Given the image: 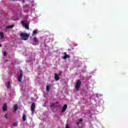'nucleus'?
<instances>
[{
    "label": "nucleus",
    "instance_id": "f257e3e1",
    "mask_svg": "<svg viewBox=\"0 0 128 128\" xmlns=\"http://www.w3.org/2000/svg\"><path fill=\"white\" fill-rule=\"evenodd\" d=\"M20 36L22 40H28V38H30V34L27 33L21 32L20 34Z\"/></svg>",
    "mask_w": 128,
    "mask_h": 128
},
{
    "label": "nucleus",
    "instance_id": "f03ea898",
    "mask_svg": "<svg viewBox=\"0 0 128 128\" xmlns=\"http://www.w3.org/2000/svg\"><path fill=\"white\" fill-rule=\"evenodd\" d=\"M80 86H82V82L80 80H78L76 81V84L75 86V88L76 90H80Z\"/></svg>",
    "mask_w": 128,
    "mask_h": 128
},
{
    "label": "nucleus",
    "instance_id": "7ed1b4c3",
    "mask_svg": "<svg viewBox=\"0 0 128 128\" xmlns=\"http://www.w3.org/2000/svg\"><path fill=\"white\" fill-rule=\"evenodd\" d=\"M20 72H21V73L18 76V82H22V77L24 76V74H22V70H21Z\"/></svg>",
    "mask_w": 128,
    "mask_h": 128
},
{
    "label": "nucleus",
    "instance_id": "20e7f679",
    "mask_svg": "<svg viewBox=\"0 0 128 128\" xmlns=\"http://www.w3.org/2000/svg\"><path fill=\"white\" fill-rule=\"evenodd\" d=\"M22 24L23 26L25 27L26 30H30V26H28V24L24 22V21L22 22Z\"/></svg>",
    "mask_w": 128,
    "mask_h": 128
},
{
    "label": "nucleus",
    "instance_id": "39448f33",
    "mask_svg": "<svg viewBox=\"0 0 128 128\" xmlns=\"http://www.w3.org/2000/svg\"><path fill=\"white\" fill-rule=\"evenodd\" d=\"M34 110H36V104L33 102L31 106V110L32 112V114H34Z\"/></svg>",
    "mask_w": 128,
    "mask_h": 128
},
{
    "label": "nucleus",
    "instance_id": "423d86ee",
    "mask_svg": "<svg viewBox=\"0 0 128 128\" xmlns=\"http://www.w3.org/2000/svg\"><path fill=\"white\" fill-rule=\"evenodd\" d=\"M66 108H68V105L66 104L64 105L62 110V112H64L66 110Z\"/></svg>",
    "mask_w": 128,
    "mask_h": 128
},
{
    "label": "nucleus",
    "instance_id": "0eeeda50",
    "mask_svg": "<svg viewBox=\"0 0 128 128\" xmlns=\"http://www.w3.org/2000/svg\"><path fill=\"white\" fill-rule=\"evenodd\" d=\"M8 110V106H6V104H4L2 106V110L3 112H6Z\"/></svg>",
    "mask_w": 128,
    "mask_h": 128
},
{
    "label": "nucleus",
    "instance_id": "6e6552de",
    "mask_svg": "<svg viewBox=\"0 0 128 128\" xmlns=\"http://www.w3.org/2000/svg\"><path fill=\"white\" fill-rule=\"evenodd\" d=\"M54 78H55V80H56V82H58V80H60V76L56 73L54 74Z\"/></svg>",
    "mask_w": 128,
    "mask_h": 128
},
{
    "label": "nucleus",
    "instance_id": "1a4fd4ad",
    "mask_svg": "<svg viewBox=\"0 0 128 128\" xmlns=\"http://www.w3.org/2000/svg\"><path fill=\"white\" fill-rule=\"evenodd\" d=\"M64 60H66V58H70V56L69 55L66 54V52H64Z\"/></svg>",
    "mask_w": 128,
    "mask_h": 128
},
{
    "label": "nucleus",
    "instance_id": "9d476101",
    "mask_svg": "<svg viewBox=\"0 0 128 128\" xmlns=\"http://www.w3.org/2000/svg\"><path fill=\"white\" fill-rule=\"evenodd\" d=\"M38 34V30H35L33 31L32 36H34Z\"/></svg>",
    "mask_w": 128,
    "mask_h": 128
},
{
    "label": "nucleus",
    "instance_id": "9b49d317",
    "mask_svg": "<svg viewBox=\"0 0 128 128\" xmlns=\"http://www.w3.org/2000/svg\"><path fill=\"white\" fill-rule=\"evenodd\" d=\"M14 26V25L12 24V25H9L6 26V28L7 29H10V28H12Z\"/></svg>",
    "mask_w": 128,
    "mask_h": 128
},
{
    "label": "nucleus",
    "instance_id": "f8f14e48",
    "mask_svg": "<svg viewBox=\"0 0 128 128\" xmlns=\"http://www.w3.org/2000/svg\"><path fill=\"white\" fill-rule=\"evenodd\" d=\"M33 42H35V44H37V42H38V38L36 37H34L33 38Z\"/></svg>",
    "mask_w": 128,
    "mask_h": 128
},
{
    "label": "nucleus",
    "instance_id": "ddd939ff",
    "mask_svg": "<svg viewBox=\"0 0 128 128\" xmlns=\"http://www.w3.org/2000/svg\"><path fill=\"white\" fill-rule=\"evenodd\" d=\"M50 86L47 85L46 86V92H50Z\"/></svg>",
    "mask_w": 128,
    "mask_h": 128
},
{
    "label": "nucleus",
    "instance_id": "4468645a",
    "mask_svg": "<svg viewBox=\"0 0 128 128\" xmlns=\"http://www.w3.org/2000/svg\"><path fill=\"white\" fill-rule=\"evenodd\" d=\"M10 88V81L7 82V88Z\"/></svg>",
    "mask_w": 128,
    "mask_h": 128
},
{
    "label": "nucleus",
    "instance_id": "2eb2a0df",
    "mask_svg": "<svg viewBox=\"0 0 128 128\" xmlns=\"http://www.w3.org/2000/svg\"><path fill=\"white\" fill-rule=\"evenodd\" d=\"M26 114H24L23 116H22V120H23V122H26Z\"/></svg>",
    "mask_w": 128,
    "mask_h": 128
},
{
    "label": "nucleus",
    "instance_id": "dca6fc26",
    "mask_svg": "<svg viewBox=\"0 0 128 128\" xmlns=\"http://www.w3.org/2000/svg\"><path fill=\"white\" fill-rule=\"evenodd\" d=\"M13 110L14 112H16V104L14 105Z\"/></svg>",
    "mask_w": 128,
    "mask_h": 128
},
{
    "label": "nucleus",
    "instance_id": "f3484780",
    "mask_svg": "<svg viewBox=\"0 0 128 128\" xmlns=\"http://www.w3.org/2000/svg\"><path fill=\"white\" fill-rule=\"evenodd\" d=\"M0 36L2 38H4V32H0Z\"/></svg>",
    "mask_w": 128,
    "mask_h": 128
},
{
    "label": "nucleus",
    "instance_id": "a211bd4d",
    "mask_svg": "<svg viewBox=\"0 0 128 128\" xmlns=\"http://www.w3.org/2000/svg\"><path fill=\"white\" fill-rule=\"evenodd\" d=\"M4 118L6 120H8V114H5L4 116Z\"/></svg>",
    "mask_w": 128,
    "mask_h": 128
},
{
    "label": "nucleus",
    "instance_id": "6ab92c4d",
    "mask_svg": "<svg viewBox=\"0 0 128 128\" xmlns=\"http://www.w3.org/2000/svg\"><path fill=\"white\" fill-rule=\"evenodd\" d=\"M56 106V104L53 103L50 105L51 108H54V106Z\"/></svg>",
    "mask_w": 128,
    "mask_h": 128
},
{
    "label": "nucleus",
    "instance_id": "aec40b11",
    "mask_svg": "<svg viewBox=\"0 0 128 128\" xmlns=\"http://www.w3.org/2000/svg\"><path fill=\"white\" fill-rule=\"evenodd\" d=\"M3 56H6V51L4 52Z\"/></svg>",
    "mask_w": 128,
    "mask_h": 128
},
{
    "label": "nucleus",
    "instance_id": "412c9836",
    "mask_svg": "<svg viewBox=\"0 0 128 128\" xmlns=\"http://www.w3.org/2000/svg\"><path fill=\"white\" fill-rule=\"evenodd\" d=\"M66 128H70V126L68 125V124H67L66 125Z\"/></svg>",
    "mask_w": 128,
    "mask_h": 128
},
{
    "label": "nucleus",
    "instance_id": "4be33fe9",
    "mask_svg": "<svg viewBox=\"0 0 128 128\" xmlns=\"http://www.w3.org/2000/svg\"><path fill=\"white\" fill-rule=\"evenodd\" d=\"M82 118H80V119L79 120V122H82Z\"/></svg>",
    "mask_w": 128,
    "mask_h": 128
},
{
    "label": "nucleus",
    "instance_id": "5701e85b",
    "mask_svg": "<svg viewBox=\"0 0 128 128\" xmlns=\"http://www.w3.org/2000/svg\"><path fill=\"white\" fill-rule=\"evenodd\" d=\"M14 126H16V122L14 124Z\"/></svg>",
    "mask_w": 128,
    "mask_h": 128
},
{
    "label": "nucleus",
    "instance_id": "b1692460",
    "mask_svg": "<svg viewBox=\"0 0 128 128\" xmlns=\"http://www.w3.org/2000/svg\"><path fill=\"white\" fill-rule=\"evenodd\" d=\"M54 104H60V102H55Z\"/></svg>",
    "mask_w": 128,
    "mask_h": 128
},
{
    "label": "nucleus",
    "instance_id": "393cba45",
    "mask_svg": "<svg viewBox=\"0 0 128 128\" xmlns=\"http://www.w3.org/2000/svg\"><path fill=\"white\" fill-rule=\"evenodd\" d=\"M77 126H80V122H77Z\"/></svg>",
    "mask_w": 128,
    "mask_h": 128
},
{
    "label": "nucleus",
    "instance_id": "a878e982",
    "mask_svg": "<svg viewBox=\"0 0 128 128\" xmlns=\"http://www.w3.org/2000/svg\"><path fill=\"white\" fill-rule=\"evenodd\" d=\"M68 50H70V49H68Z\"/></svg>",
    "mask_w": 128,
    "mask_h": 128
},
{
    "label": "nucleus",
    "instance_id": "bb28decb",
    "mask_svg": "<svg viewBox=\"0 0 128 128\" xmlns=\"http://www.w3.org/2000/svg\"><path fill=\"white\" fill-rule=\"evenodd\" d=\"M0 46H2V45L0 44Z\"/></svg>",
    "mask_w": 128,
    "mask_h": 128
},
{
    "label": "nucleus",
    "instance_id": "cd10ccee",
    "mask_svg": "<svg viewBox=\"0 0 128 128\" xmlns=\"http://www.w3.org/2000/svg\"><path fill=\"white\" fill-rule=\"evenodd\" d=\"M23 2H24V0L23 1Z\"/></svg>",
    "mask_w": 128,
    "mask_h": 128
},
{
    "label": "nucleus",
    "instance_id": "c85d7f7f",
    "mask_svg": "<svg viewBox=\"0 0 128 128\" xmlns=\"http://www.w3.org/2000/svg\"><path fill=\"white\" fill-rule=\"evenodd\" d=\"M16 110H18V106L16 107Z\"/></svg>",
    "mask_w": 128,
    "mask_h": 128
},
{
    "label": "nucleus",
    "instance_id": "c756f323",
    "mask_svg": "<svg viewBox=\"0 0 128 128\" xmlns=\"http://www.w3.org/2000/svg\"><path fill=\"white\" fill-rule=\"evenodd\" d=\"M13 1H14V0H12Z\"/></svg>",
    "mask_w": 128,
    "mask_h": 128
}]
</instances>
